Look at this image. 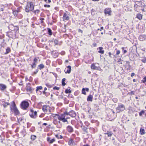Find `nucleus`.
<instances>
[{"instance_id": "1", "label": "nucleus", "mask_w": 146, "mask_h": 146, "mask_svg": "<svg viewBox=\"0 0 146 146\" xmlns=\"http://www.w3.org/2000/svg\"><path fill=\"white\" fill-rule=\"evenodd\" d=\"M67 113H68V112H66L63 114L60 115L57 114L56 115L57 118L59 120L58 121L59 123H60V121H61L63 122H68L67 119H70V117L66 116V115H67Z\"/></svg>"}, {"instance_id": "2", "label": "nucleus", "mask_w": 146, "mask_h": 146, "mask_svg": "<svg viewBox=\"0 0 146 146\" xmlns=\"http://www.w3.org/2000/svg\"><path fill=\"white\" fill-rule=\"evenodd\" d=\"M12 105L10 106V109L11 111L13 112L15 115H17L20 114L19 110L16 106L15 102H12Z\"/></svg>"}, {"instance_id": "3", "label": "nucleus", "mask_w": 146, "mask_h": 146, "mask_svg": "<svg viewBox=\"0 0 146 146\" xmlns=\"http://www.w3.org/2000/svg\"><path fill=\"white\" fill-rule=\"evenodd\" d=\"M34 9V5L32 2H28L25 7V10L26 12H29Z\"/></svg>"}, {"instance_id": "4", "label": "nucleus", "mask_w": 146, "mask_h": 146, "mask_svg": "<svg viewBox=\"0 0 146 146\" xmlns=\"http://www.w3.org/2000/svg\"><path fill=\"white\" fill-rule=\"evenodd\" d=\"M8 28L11 31L19 33V27L18 26H14L13 24H11L9 25Z\"/></svg>"}, {"instance_id": "5", "label": "nucleus", "mask_w": 146, "mask_h": 146, "mask_svg": "<svg viewBox=\"0 0 146 146\" xmlns=\"http://www.w3.org/2000/svg\"><path fill=\"white\" fill-rule=\"evenodd\" d=\"M6 35L9 37L13 39H15L17 38V35L18 33H15L12 31H9L6 33Z\"/></svg>"}, {"instance_id": "6", "label": "nucleus", "mask_w": 146, "mask_h": 146, "mask_svg": "<svg viewBox=\"0 0 146 146\" xmlns=\"http://www.w3.org/2000/svg\"><path fill=\"white\" fill-rule=\"evenodd\" d=\"M20 106L21 108L23 110H26L29 106V103L26 101H24L22 102Z\"/></svg>"}, {"instance_id": "7", "label": "nucleus", "mask_w": 146, "mask_h": 146, "mask_svg": "<svg viewBox=\"0 0 146 146\" xmlns=\"http://www.w3.org/2000/svg\"><path fill=\"white\" fill-rule=\"evenodd\" d=\"M125 109V106L123 104L121 103H119L116 109L117 112L119 113L124 111Z\"/></svg>"}, {"instance_id": "8", "label": "nucleus", "mask_w": 146, "mask_h": 146, "mask_svg": "<svg viewBox=\"0 0 146 146\" xmlns=\"http://www.w3.org/2000/svg\"><path fill=\"white\" fill-rule=\"evenodd\" d=\"M110 113L108 115V117H110L109 119L110 120H113L115 119L116 115L115 114V113L113 110L112 109H110L109 110Z\"/></svg>"}, {"instance_id": "9", "label": "nucleus", "mask_w": 146, "mask_h": 146, "mask_svg": "<svg viewBox=\"0 0 146 146\" xmlns=\"http://www.w3.org/2000/svg\"><path fill=\"white\" fill-rule=\"evenodd\" d=\"M70 15L69 13L67 12L66 11L63 14L62 19L63 21L66 22L68 21L70 19Z\"/></svg>"}, {"instance_id": "10", "label": "nucleus", "mask_w": 146, "mask_h": 146, "mask_svg": "<svg viewBox=\"0 0 146 146\" xmlns=\"http://www.w3.org/2000/svg\"><path fill=\"white\" fill-rule=\"evenodd\" d=\"M31 113H29V115L31 118L33 119L36 118L37 117V112L34 111L33 109H31L30 110Z\"/></svg>"}, {"instance_id": "11", "label": "nucleus", "mask_w": 146, "mask_h": 146, "mask_svg": "<svg viewBox=\"0 0 146 146\" xmlns=\"http://www.w3.org/2000/svg\"><path fill=\"white\" fill-rule=\"evenodd\" d=\"M26 90L27 92L31 93L34 90V89L31 86V84L29 83L27 84Z\"/></svg>"}, {"instance_id": "12", "label": "nucleus", "mask_w": 146, "mask_h": 146, "mask_svg": "<svg viewBox=\"0 0 146 146\" xmlns=\"http://www.w3.org/2000/svg\"><path fill=\"white\" fill-rule=\"evenodd\" d=\"M50 107L48 105H44L43 106L42 110L44 113H46L48 110L50 111Z\"/></svg>"}, {"instance_id": "13", "label": "nucleus", "mask_w": 146, "mask_h": 146, "mask_svg": "<svg viewBox=\"0 0 146 146\" xmlns=\"http://www.w3.org/2000/svg\"><path fill=\"white\" fill-rule=\"evenodd\" d=\"M33 62L32 64H31V68L32 69L35 68L36 66V63L38 61V59L36 58H35L33 60Z\"/></svg>"}, {"instance_id": "14", "label": "nucleus", "mask_w": 146, "mask_h": 146, "mask_svg": "<svg viewBox=\"0 0 146 146\" xmlns=\"http://www.w3.org/2000/svg\"><path fill=\"white\" fill-rule=\"evenodd\" d=\"M67 114L69 115L72 117H75L76 115L75 112L73 110H72L69 112H68Z\"/></svg>"}, {"instance_id": "15", "label": "nucleus", "mask_w": 146, "mask_h": 146, "mask_svg": "<svg viewBox=\"0 0 146 146\" xmlns=\"http://www.w3.org/2000/svg\"><path fill=\"white\" fill-rule=\"evenodd\" d=\"M0 105H3L4 108H6L7 106L10 105V103L4 102L3 101H0Z\"/></svg>"}, {"instance_id": "16", "label": "nucleus", "mask_w": 146, "mask_h": 146, "mask_svg": "<svg viewBox=\"0 0 146 146\" xmlns=\"http://www.w3.org/2000/svg\"><path fill=\"white\" fill-rule=\"evenodd\" d=\"M71 67L70 66H68L64 70V72L66 74H69L70 73Z\"/></svg>"}, {"instance_id": "17", "label": "nucleus", "mask_w": 146, "mask_h": 146, "mask_svg": "<svg viewBox=\"0 0 146 146\" xmlns=\"http://www.w3.org/2000/svg\"><path fill=\"white\" fill-rule=\"evenodd\" d=\"M67 130L69 133H71L73 131L74 129L72 127L68 125L66 127Z\"/></svg>"}, {"instance_id": "18", "label": "nucleus", "mask_w": 146, "mask_h": 146, "mask_svg": "<svg viewBox=\"0 0 146 146\" xmlns=\"http://www.w3.org/2000/svg\"><path fill=\"white\" fill-rule=\"evenodd\" d=\"M111 10L110 8H106L104 11L105 13L106 14H108L109 15H111Z\"/></svg>"}, {"instance_id": "19", "label": "nucleus", "mask_w": 146, "mask_h": 146, "mask_svg": "<svg viewBox=\"0 0 146 146\" xmlns=\"http://www.w3.org/2000/svg\"><path fill=\"white\" fill-rule=\"evenodd\" d=\"M86 91L88 92L89 91V89L88 88H83L82 89V93L85 95L86 94Z\"/></svg>"}, {"instance_id": "20", "label": "nucleus", "mask_w": 146, "mask_h": 146, "mask_svg": "<svg viewBox=\"0 0 146 146\" xmlns=\"http://www.w3.org/2000/svg\"><path fill=\"white\" fill-rule=\"evenodd\" d=\"M7 88L6 86L3 84H0V90L2 91H3L6 89Z\"/></svg>"}, {"instance_id": "21", "label": "nucleus", "mask_w": 146, "mask_h": 146, "mask_svg": "<svg viewBox=\"0 0 146 146\" xmlns=\"http://www.w3.org/2000/svg\"><path fill=\"white\" fill-rule=\"evenodd\" d=\"M139 39L141 41H143L146 39V35H141L139 37Z\"/></svg>"}, {"instance_id": "22", "label": "nucleus", "mask_w": 146, "mask_h": 146, "mask_svg": "<svg viewBox=\"0 0 146 146\" xmlns=\"http://www.w3.org/2000/svg\"><path fill=\"white\" fill-rule=\"evenodd\" d=\"M68 144L70 146H72L75 145V143L73 139H70L68 141Z\"/></svg>"}, {"instance_id": "23", "label": "nucleus", "mask_w": 146, "mask_h": 146, "mask_svg": "<svg viewBox=\"0 0 146 146\" xmlns=\"http://www.w3.org/2000/svg\"><path fill=\"white\" fill-rule=\"evenodd\" d=\"M81 127L82 128L83 131L84 132V133H88V131L87 130V129L88 128V127L82 125H81Z\"/></svg>"}, {"instance_id": "24", "label": "nucleus", "mask_w": 146, "mask_h": 146, "mask_svg": "<svg viewBox=\"0 0 146 146\" xmlns=\"http://www.w3.org/2000/svg\"><path fill=\"white\" fill-rule=\"evenodd\" d=\"M44 67V65L42 64H41L38 66L37 68L38 69L41 70Z\"/></svg>"}, {"instance_id": "25", "label": "nucleus", "mask_w": 146, "mask_h": 146, "mask_svg": "<svg viewBox=\"0 0 146 146\" xmlns=\"http://www.w3.org/2000/svg\"><path fill=\"white\" fill-rule=\"evenodd\" d=\"M91 68L93 70H98V68L94 64H93L91 66Z\"/></svg>"}, {"instance_id": "26", "label": "nucleus", "mask_w": 146, "mask_h": 146, "mask_svg": "<svg viewBox=\"0 0 146 146\" xmlns=\"http://www.w3.org/2000/svg\"><path fill=\"white\" fill-rule=\"evenodd\" d=\"M99 50L98 51V52L101 54H103L104 53V50L103 49V48L102 47H100L98 48Z\"/></svg>"}, {"instance_id": "27", "label": "nucleus", "mask_w": 146, "mask_h": 146, "mask_svg": "<svg viewBox=\"0 0 146 146\" xmlns=\"http://www.w3.org/2000/svg\"><path fill=\"white\" fill-rule=\"evenodd\" d=\"M140 134L142 135H143L145 133V132L144 129L142 128H140Z\"/></svg>"}, {"instance_id": "28", "label": "nucleus", "mask_w": 146, "mask_h": 146, "mask_svg": "<svg viewBox=\"0 0 146 146\" xmlns=\"http://www.w3.org/2000/svg\"><path fill=\"white\" fill-rule=\"evenodd\" d=\"M92 96L90 94L88 97L87 100L88 101H90L92 102Z\"/></svg>"}, {"instance_id": "29", "label": "nucleus", "mask_w": 146, "mask_h": 146, "mask_svg": "<svg viewBox=\"0 0 146 146\" xmlns=\"http://www.w3.org/2000/svg\"><path fill=\"white\" fill-rule=\"evenodd\" d=\"M90 131V132L93 134L95 133V129L93 127H90L89 128Z\"/></svg>"}, {"instance_id": "30", "label": "nucleus", "mask_w": 146, "mask_h": 146, "mask_svg": "<svg viewBox=\"0 0 146 146\" xmlns=\"http://www.w3.org/2000/svg\"><path fill=\"white\" fill-rule=\"evenodd\" d=\"M105 134H107L108 137H110L112 136L113 134V133L111 131H107L106 133H105Z\"/></svg>"}, {"instance_id": "31", "label": "nucleus", "mask_w": 146, "mask_h": 146, "mask_svg": "<svg viewBox=\"0 0 146 146\" xmlns=\"http://www.w3.org/2000/svg\"><path fill=\"white\" fill-rule=\"evenodd\" d=\"M11 51V49L9 47H8L6 49V52L4 53L5 54H8Z\"/></svg>"}, {"instance_id": "32", "label": "nucleus", "mask_w": 146, "mask_h": 146, "mask_svg": "<svg viewBox=\"0 0 146 146\" xmlns=\"http://www.w3.org/2000/svg\"><path fill=\"white\" fill-rule=\"evenodd\" d=\"M47 29L48 34L50 35H52V33L51 30L50 28H47Z\"/></svg>"}, {"instance_id": "33", "label": "nucleus", "mask_w": 146, "mask_h": 146, "mask_svg": "<svg viewBox=\"0 0 146 146\" xmlns=\"http://www.w3.org/2000/svg\"><path fill=\"white\" fill-rule=\"evenodd\" d=\"M66 80V78H63L62 79V85L63 86H64L66 84V83L64 82Z\"/></svg>"}, {"instance_id": "34", "label": "nucleus", "mask_w": 146, "mask_h": 146, "mask_svg": "<svg viewBox=\"0 0 146 146\" xmlns=\"http://www.w3.org/2000/svg\"><path fill=\"white\" fill-rule=\"evenodd\" d=\"M64 103L65 104H68L69 102V101L66 98H65L64 99Z\"/></svg>"}, {"instance_id": "35", "label": "nucleus", "mask_w": 146, "mask_h": 146, "mask_svg": "<svg viewBox=\"0 0 146 146\" xmlns=\"http://www.w3.org/2000/svg\"><path fill=\"white\" fill-rule=\"evenodd\" d=\"M22 9V7L21 6H20L17 8L16 9V11H17L18 13H19L21 12V10Z\"/></svg>"}, {"instance_id": "36", "label": "nucleus", "mask_w": 146, "mask_h": 146, "mask_svg": "<svg viewBox=\"0 0 146 146\" xmlns=\"http://www.w3.org/2000/svg\"><path fill=\"white\" fill-rule=\"evenodd\" d=\"M0 123L1 125H4L6 123V121L5 120L2 119Z\"/></svg>"}, {"instance_id": "37", "label": "nucleus", "mask_w": 146, "mask_h": 146, "mask_svg": "<svg viewBox=\"0 0 146 146\" xmlns=\"http://www.w3.org/2000/svg\"><path fill=\"white\" fill-rule=\"evenodd\" d=\"M36 138V135H31V139L33 141L35 140Z\"/></svg>"}, {"instance_id": "38", "label": "nucleus", "mask_w": 146, "mask_h": 146, "mask_svg": "<svg viewBox=\"0 0 146 146\" xmlns=\"http://www.w3.org/2000/svg\"><path fill=\"white\" fill-rule=\"evenodd\" d=\"M137 17L139 19H142V15L140 14H138L137 15Z\"/></svg>"}, {"instance_id": "39", "label": "nucleus", "mask_w": 146, "mask_h": 146, "mask_svg": "<svg viewBox=\"0 0 146 146\" xmlns=\"http://www.w3.org/2000/svg\"><path fill=\"white\" fill-rule=\"evenodd\" d=\"M145 113V111L144 110H142L141 111H140L139 113V115L140 116H142L143 115H144Z\"/></svg>"}, {"instance_id": "40", "label": "nucleus", "mask_w": 146, "mask_h": 146, "mask_svg": "<svg viewBox=\"0 0 146 146\" xmlns=\"http://www.w3.org/2000/svg\"><path fill=\"white\" fill-rule=\"evenodd\" d=\"M98 106L97 104H94V108L95 110H98Z\"/></svg>"}, {"instance_id": "41", "label": "nucleus", "mask_w": 146, "mask_h": 146, "mask_svg": "<svg viewBox=\"0 0 146 146\" xmlns=\"http://www.w3.org/2000/svg\"><path fill=\"white\" fill-rule=\"evenodd\" d=\"M65 92L66 94L71 93V90L70 89H66L65 90Z\"/></svg>"}, {"instance_id": "42", "label": "nucleus", "mask_w": 146, "mask_h": 146, "mask_svg": "<svg viewBox=\"0 0 146 146\" xmlns=\"http://www.w3.org/2000/svg\"><path fill=\"white\" fill-rule=\"evenodd\" d=\"M42 86H37V87H36V92H37L39 90H41L42 89Z\"/></svg>"}, {"instance_id": "43", "label": "nucleus", "mask_w": 146, "mask_h": 146, "mask_svg": "<svg viewBox=\"0 0 146 146\" xmlns=\"http://www.w3.org/2000/svg\"><path fill=\"white\" fill-rule=\"evenodd\" d=\"M18 13L17 11H13V14L14 16H17Z\"/></svg>"}, {"instance_id": "44", "label": "nucleus", "mask_w": 146, "mask_h": 146, "mask_svg": "<svg viewBox=\"0 0 146 146\" xmlns=\"http://www.w3.org/2000/svg\"><path fill=\"white\" fill-rule=\"evenodd\" d=\"M30 131L32 132H34L35 131V127H32L30 130Z\"/></svg>"}, {"instance_id": "45", "label": "nucleus", "mask_w": 146, "mask_h": 146, "mask_svg": "<svg viewBox=\"0 0 146 146\" xmlns=\"http://www.w3.org/2000/svg\"><path fill=\"white\" fill-rule=\"evenodd\" d=\"M46 85L47 87H48V88H50L52 87V86L54 85L53 84L51 85V84H50L49 83H47V84H46Z\"/></svg>"}, {"instance_id": "46", "label": "nucleus", "mask_w": 146, "mask_h": 146, "mask_svg": "<svg viewBox=\"0 0 146 146\" xmlns=\"http://www.w3.org/2000/svg\"><path fill=\"white\" fill-rule=\"evenodd\" d=\"M55 136L58 139H62L63 138V137L61 135L59 136L58 135H56Z\"/></svg>"}, {"instance_id": "47", "label": "nucleus", "mask_w": 146, "mask_h": 146, "mask_svg": "<svg viewBox=\"0 0 146 146\" xmlns=\"http://www.w3.org/2000/svg\"><path fill=\"white\" fill-rule=\"evenodd\" d=\"M47 90V88L46 87H45L44 88V91L43 92V93L45 94L46 96H48L49 95V93H48V95H46V92H45V91L46 90Z\"/></svg>"}, {"instance_id": "48", "label": "nucleus", "mask_w": 146, "mask_h": 146, "mask_svg": "<svg viewBox=\"0 0 146 146\" xmlns=\"http://www.w3.org/2000/svg\"><path fill=\"white\" fill-rule=\"evenodd\" d=\"M17 17L19 19H21L22 18L23 16V15L21 14H18L17 16Z\"/></svg>"}, {"instance_id": "49", "label": "nucleus", "mask_w": 146, "mask_h": 146, "mask_svg": "<svg viewBox=\"0 0 146 146\" xmlns=\"http://www.w3.org/2000/svg\"><path fill=\"white\" fill-rule=\"evenodd\" d=\"M34 12L35 14H38L40 12V10L38 9H37L35 10Z\"/></svg>"}, {"instance_id": "50", "label": "nucleus", "mask_w": 146, "mask_h": 146, "mask_svg": "<svg viewBox=\"0 0 146 146\" xmlns=\"http://www.w3.org/2000/svg\"><path fill=\"white\" fill-rule=\"evenodd\" d=\"M142 62L143 63H145L146 62V58L144 57L143 59L141 60Z\"/></svg>"}, {"instance_id": "51", "label": "nucleus", "mask_w": 146, "mask_h": 146, "mask_svg": "<svg viewBox=\"0 0 146 146\" xmlns=\"http://www.w3.org/2000/svg\"><path fill=\"white\" fill-rule=\"evenodd\" d=\"M38 68H37L36 69L35 71L33 72V74H36L38 72Z\"/></svg>"}, {"instance_id": "52", "label": "nucleus", "mask_w": 146, "mask_h": 146, "mask_svg": "<svg viewBox=\"0 0 146 146\" xmlns=\"http://www.w3.org/2000/svg\"><path fill=\"white\" fill-rule=\"evenodd\" d=\"M14 5L17 7H18L19 6V3L17 1H15L14 3Z\"/></svg>"}, {"instance_id": "53", "label": "nucleus", "mask_w": 146, "mask_h": 146, "mask_svg": "<svg viewBox=\"0 0 146 146\" xmlns=\"http://www.w3.org/2000/svg\"><path fill=\"white\" fill-rule=\"evenodd\" d=\"M11 9H12V10L13 11H16V8L14 6H12V7H11Z\"/></svg>"}, {"instance_id": "54", "label": "nucleus", "mask_w": 146, "mask_h": 146, "mask_svg": "<svg viewBox=\"0 0 146 146\" xmlns=\"http://www.w3.org/2000/svg\"><path fill=\"white\" fill-rule=\"evenodd\" d=\"M142 82L143 83H145L146 82V77H145L142 80Z\"/></svg>"}, {"instance_id": "55", "label": "nucleus", "mask_w": 146, "mask_h": 146, "mask_svg": "<svg viewBox=\"0 0 146 146\" xmlns=\"http://www.w3.org/2000/svg\"><path fill=\"white\" fill-rule=\"evenodd\" d=\"M55 141V139L53 138L52 139H51L50 141V143H52L54 142Z\"/></svg>"}, {"instance_id": "56", "label": "nucleus", "mask_w": 146, "mask_h": 146, "mask_svg": "<svg viewBox=\"0 0 146 146\" xmlns=\"http://www.w3.org/2000/svg\"><path fill=\"white\" fill-rule=\"evenodd\" d=\"M95 11V9H92L91 11V13H92V14L93 15H94L95 14V13L94 12Z\"/></svg>"}, {"instance_id": "57", "label": "nucleus", "mask_w": 146, "mask_h": 146, "mask_svg": "<svg viewBox=\"0 0 146 146\" xmlns=\"http://www.w3.org/2000/svg\"><path fill=\"white\" fill-rule=\"evenodd\" d=\"M60 89V88L59 87H56V86H54V87H53V89L54 90H59Z\"/></svg>"}, {"instance_id": "58", "label": "nucleus", "mask_w": 146, "mask_h": 146, "mask_svg": "<svg viewBox=\"0 0 146 146\" xmlns=\"http://www.w3.org/2000/svg\"><path fill=\"white\" fill-rule=\"evenodd\" d=\"M54 42L56 45H57L58 43V41L57 40L55 39L54 41Z\"/></svg>"}, {"instance_id": "59", "label": "nucleus", "mask_w": 146, "mask_h": 146, "mask_svg": "<svg viewBox=\"0 0 146 146\" xmlns=\"http://www.w3.org/2000/svg\"><path fill=\"white\" fill-rule=\"evenodd\" d=\"M138 7V5L137 4H135L134 5V7H135L134 10L136 11H137V8Z\"/></svg>"}, {"instance_id": "60", "label": "nucleus", "mask_w": 146, "mask_h": 146, "mask_svg": "<svg viewBox=\"0 0 146 146\" xmlns=\"http://www.w3.org/2000/svg\"><path fill=\"white\" fill-rule=\"evenodd\" d=\"M112 100L115 103L117 102V99L116 98H113Z\"/></svg>"}, {"instance_id": "61", "label": "nucleus", "mask_w": 146, "mask_h": 146, "mask_svg": "<svg viewBox=\"0 0 146 146\" xmlns=\"http://www.w3.org/2000/svg\"><path fill=\"white\" fill-rule=\"evenodd\" d=\"M23 119L21 117L17 119L19 123V122L20 121H21L23 120Z\"/></svg>"}, {"instance_id": "62", "label": "nucleus", "mask_w": 146, "mask_h": 146, "mask_svg": "<svg viewBox=\"0 0 146 146\" xmlns=\"http://www.w3.org/2000/svg\"><path fill=\"white\" fill-rule=\"evenodd\" d=\"M138 2L140 4V6H144V3H143V4H142L141 3V1H138Z\"/></svg>"}, {"instance_id": "63", "label": "nucleus", "mask_w": 146, "mask_h": 146, "mask_svg": "<svg viewBox=\"0 0 146 146\" xmlns=\"http://www.w3.org/2000/svg\"><path fill=\"white\" fill-rule=\"evenodd\" d=\"M85 124L86 126L88 127V125H89V123L87 121H86L85 122Z\"/></svg>"}, {"instance_id": "64", "label": "nucleus", "mask_w": 146, "mask_h": 146, "mask_svg": "<svg viewBox=\"0 0 146 146\" xmlns=\"http://www.w3.org/2000/svg\"><path fill=\"white\" fill-rule=\"evenodd\" d=\"M44 19V18H40V20H41V23H43V21Z\"/></svg>"}]
</instances>
